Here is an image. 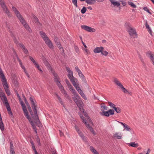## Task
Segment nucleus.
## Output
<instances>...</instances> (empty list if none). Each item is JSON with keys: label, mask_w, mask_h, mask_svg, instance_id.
Segmentation results:
<instances>
[{"label": "nucleus", "mask_w": 154, "mask_h": 154, "mask_svg": "<svg viewBox=\"0 0 154 154\" xmlns=\"http://www.w3.org/2000/svg\"><path fill=\"white\" fill-rule=\"evenodd\" d=\"M83 109L84 110V111H83V110H82V111H81L83 113H84V115L85 116V117L87 119H88L89 118V117L88 114L86 113V112H84V109L83 108Z\"/></svg>", "instance_id": "43"}, {"label": "nucleus", "mask_w": 154, "mask_h": 154, "mask_svg": "<svg viewBox=\"0 0 154 154\" xmlns=\"http://www.w3.org/2000/svg\"><path fill=\"white\" fill-rule=\"evenodd\" d=\"M19 45L23 50L25 48V46L22 43H19Z\"/></svg>", "instance_id": "53"}, {"label": "nucleus", "mask_w": 154, "mask_h": 154, "mask_svg": "<svg viewBox=\"0 0 154 154\" xmlns=\"http://www.w3.org/2000/svg\"><path fill=\"white\" fill-rule=\"evenodd\" d=\"M86 8L84 6L81 10V12L82 14H84L86 12Z\"/></svg>", "instance_id": "39"}, {"label": "nucleus", "mask_w": 154, "mask_h": 154, "mask_svg": "<svg viewBox=\"0 0 154 154\" xmlns=\"http://www.w3.org/2000/svg\"><path fill=\"white\" fill-rule=\"evenodd\" d=\"M102 111V112H100V114L103 116L107 117L109 116V113L108 111H105L103 109H101Z\"/></svg>", "instance_id": "24"}, {"label": "nucleus", "mask_w": 154, "mask_h": 154, "mask_svg": "<svg viewBox=\"0 0 154 154\" xmlns=\"http://www.w3.org/2000/svg\"><path fill=\"white\" fill-rule=\"evenodd\" d=\"M69 89L70 90V91H72V89H74L73 88V87H72V85L70 84V85H69V86H68Z\"/></svg>", "instance_id": "58"}, {"label": "nucleus", "mask_w": 154, "mask_h": 154, "mask_svg": "<svg viewBox=\"0 0 154 154\" xmlns=\"http://www.w3.org/2000/svg\"><path fill=\"white\" fill-rule=\"evenodd\" d=\"M29 99L30 101L31 106H37V103L36 102V101L34 99L33 97H30Z\"/></svg>", "instance_id": "15"}, {"label": "nucleus", "mask_w": 154, "mask_h": 154, "mask_svg": "<svg viewBox=\"0 0 154 154\" xmlns=\"http://www.w3.org/2000/svg\"><path fill=\"white\" fill-rule=\"evenodd\" d=\"M77 132H78V134H79V135L81 137L84 135V134L82 133V132L81 131H80V130L79 131H78Z\"/></svg>", "instance_id": "63"}, {"label": "nucleus", "mask_w": 154, "mask_h": 154, "mask_svg": "<svg viewBox=\"0 0 154 154\" xmlns=\"http://www.w3.org/2000/svg\"><path fill=\"white\" fill-rule=\"evenodd\" d=\"M12 9L16 14L17 16L18 15H20V13H19V11L17 10L16 8L14 7H13L12 8Z\"/></svg>", "instance_id": "30"}, {"label": "nucleus", "mask_w": 154, "mask_h": 154, "mask_svg": "<svg viewBox=\"0 0 154 154\" xmlns=\"http://www.w3.org/2000/svg\"><path fill=\"white\" fill-rule=\"evenodd\" d=\"M146 56L149 57L154 65V54H152L150 51H149L146 53Z\"/></svg>", "instance_id": "9"}, {"label": "nucleus", "mask_w": 154, "mask_h": 154, "mask_svg": "<svg viewBox=\"0 0 154 154\" xmlns=\"http://www.w3.org/2000/svg\"><path fill=\"white\" fill-rule=\"evenodd\" d=\"M128 146L134 147H137L139 146V145L137 143H136L135 142H133L129 143Z\"/></svg>", "instance_id": "26"}, {"label": "nucleus", "mask_w": 154, "mask_h": 154, "mask_svg": "<svg viewBox=\"0 0 154 154\" xmlns=\"http://www.w3.org/2000/svg\"><path fill=\"white\" fill-rule=\"evenodd\" d=\"M10 149H14V146L12 142L10 143Z\"/></svg>", "instance_id": "60"}, {"label": "nucleus", "mask_w": 154, "mask_h": 154, "mask_svg": "<svg viewBox=\"0 0 154 154\" xmlns=\"http://www.w3.org/2000/svg\"><path fill=\"white\" fill-rule=\"evenodd\" d=\"M43 63L45 64V65L48 66L49 67L50 66V65L49 64V63L48 62V61H47L46 59H45L43 60Z\"/></svg>", "instance_id": "36"}, {"label": "nucleus", "mask_w": 154, "mask_h": 154, "mask_svg": "<svg viewBox=\"0 0 154 154\" xmlns=\"http://www.w3.org/2000/svg\"><path fill=\"white\" fill-rule=\"evenodd\" d=\"M75 69L76 71L78 72V74L80 77L81 78L82 77H84V75L82 74L81 71L79 69L78 67L76 66L75 67Z\"/></svg>", "instance_id": "22"}, {"label": "nucleus", "mask_w": 154, "mask_h": 154, "mask_svg": "<svg viewBox=\"0 0 154 154\" xmlns=\"http://www.w3.org/2000/svg\"><path fill=\"white\" fill-rule=\"evenodd\" d=\"M0 97L1 100H3V97H4V101L3 102V103L6 104V102H8L7 98L5 96V94L3 92L0 93Z\"/></svg>", "instance_id": "14"}, {"label": "nucleus", "mask_w": 154, "mask_h": 154, "mask_svg": "<svg viewBox=\"0 0 154 154\" xmlns=\"http://www.w3.org/2000/svg\"><path fill=\"white\" fill-rule=\"evenodd\" d=\"M85 2L89 5L94 4L96 2V0H86Z\"/></svg>", "instance_id": "27"}, {"label": "nucleus", "mask_w": 154, "mask_h": 154, "mask_svg": "<svg viewBox=\"0 0 154 154\" xmlns=\"http://www.w3.org/2000/svg\"><path fill=\"white\" fill-rule=\"evenodd\" d=\"M139 57L141 60V61L143 63H144V60L142 58V56L141 55L139 54L138 55Z\"/></svg>", "instance_id": "52"}, {"label": "nucleus", "mask_w": 154, "mask_h": 154, "mask_svg": "<svg viewBox=\"0 0 154 154\" xmlns=\"http://www.w3.org/2000/svg\"><path fill=\"white\" fill-rule=\"evenodd\" d=\"M124 128L125 129L128 131H130L131 130L130 127L126 124L124 125Z\"/></svg>", "instance_id": "34"}, {"label": "nucleus", "mask_w": 154, "mask_h": 154, "mask_svg": "<svg viewBox=\"0 0 154 154\" xmlns=\"http://www.w3.org/2000/svg\"><path fill=\"white\" fill-rule=\"evenodd\" d=\"M33 16V18L34 21L35 23H38L39 24H41L39 22L38 19V18L34 14L32 15Z\"/></svg>", "instance_id": "31"}, {"label": "nucleus", "mask_w": 154, "mask_h": 154, "mask_svg": "<svg viewBox=\"0 0 154 154\" xmlns=\"http://www.w3.org/2000/svg\"><path fill=\"white\" fill-rule=\"evenodd\" d=\"M39 34L41 35V36L44 40L45 42V41L48 40L49 39L48 37L47 36L46 33L42 31H41L39 32Z\"/></svg>", "instance_id": "13"}, {"label": "nucleus", "mask_w": 154, "mask_h": 154, "mask_svg": "<svg viewBox=\"0 0 154 154\" xmlns=\"http://www.w3.org/2000/svg\"><path fill=\"white\" fill-rule=\"evenodd\" d=\"M57 86L59 87L60 91L62 93L64 94L66 92V91L64 89L63 87L61 84L60 85H59V86Z\"/></svg>", "instance_id": "29"}, {"label": "nucleus", "mask_w": 154, "mask_h": 154, "mask_svg": "<svg viewBox=\"0 0 154 154\" xmlns=\"http://www.w3.org/2000/svg\"><path fill=\"white\" fill-rule=\"evenodd\" d=\"M20 15H18V16H17V17L20 20V22L23 24V25L26 23V22L24 18L20 14Z\"/></svg>", "instance_id": "20"}, {"label": "nucleus", "mask_w": 154, "mask_h": 154, "mask_svg": "<svg viewBox=\"0 0 154 154\" xmlns=\"http://www.w3.org/2000/svg\"><path fill=\"white\" fill-rule=\"evenodd\" d=\"M64 94V96L68 99H69V95L67 94L66 92L63 94Z\"/></svg>", "instance_id": "55"}, {"label": "nucleus", "mask_w": 154, "mask_h": 154, "mask_svg": "<svg viewBox=\"0 0 154 154\" xmlns=\"http://www.w3.org/2000/svg\"><path fill=\"white\" fill-rule=\"evenodd\" d=\"M29 120H28L30 122L31 125L32 127L33 126L35 125L34 124V123L33 122V121L32 120L31 118L30 117V119H29Z\"/></svg>", "instance_id": "54"}, {"label": "nucleus", "mask_w": 154, "mask_h": 154, "mask_svg": "<svg viewBox=\"0 0 154 154\" xmlns=\"http://www.w3.org/2000/svg\"><path fill=\"white\" fill-rule=\"evenodd\" d=\"M14 41V43L16 45H19V42L17 40L16 37L15 36H14V38H13Z\"/></svg>", "instance_id": "46"}, {"label": "nucleus", "mask_w": 154, "mask_h": 154, "mask_svg": "<svg viewBox=\"0 0 154 154\" xmlns=\"http://www.w3.org/2000/svg\"><path fill=\"white\" fill-rule=\"evenodd\" d=\"M108 53L106 51H103V50L102 51V52H101V54L103 55H104L105 56H107Z\"/></svg>", "instance_id": "44"}, {"label": "nucleus", "mask_w": 154, "mask_h": 154, "mask_svg": "<svg viewBox=\"0 0 154 154\" xmlns=\"http://www.w3.org/2000/svg\"><path fill=\"white\" fill-rule=\"evenodd\" d=\"M104 49L102 47H97L94 50V52L95 53H98L102 52Z\"/></svg>", "instance_id": "16"}, {"label": "nucleus", "mask_w": 154, "mask_h": 154, "mask_svg": "<svg viewBox=\"0 0 154 154\" xmlns=\"http://www.w3.org/2000/svg\"><path fill=\"white\" fill-rule=\"evenodd\" d=\"M109 115H113L114 114V111L113 109H110L108 110Z\"/></svg>", "instance_id": "41"}, {"label": "nucleus", "mask_w": 154, "mask_h": 154, "mask_svg": "<svg viewBox=\"0 0 154 154\" xmlns=\"http://www.w3.org/2000/svg\"><path fill=\"white\" fill-rule=\"evenodd\" d=\"M116 112L117 113H120L121 112V109L120 108L118 107V108L117 109V110Z\"/></svg>", "instance_id": "57"}, {"label": "nucleus", "mask_w": 154, "mask_h": 154, "mask_svg": "<svg viewBox=\"0 0 154 154\" xmlns=\"http://www.w3.org/2000/svg\"><path fill=\"white\" fill-rule=\"evenodd\" d=\"M120 87L121 88L124 93L127 94L128 92V91L122 85Z\"/></svg>", "instance_id": "38"}, {"label": "nucleus", "mask_w": 154, "mask_h": 154, "mask_svg": "<svg viewBox=\"0 0 154 154\" xmlns=\"http://www.w3.org/2000/svg\"><path fill=\"white\" fill-rule=\"evenodd\" d=\"M23 25L24 26V27L26 29V30L28 29H29V27L28 25L27 24V23H26V22Z\"/></svg>", "instance_id": "50"}, {"label": "nucleus", "mask_w": 154, "mask_h": 154, "mask_svg": "<svg viewBox=\"0 0 154 154\" xmlns=\"http://www.w3.org/2000/svg\"><path fill=\"white\" fill-rule=\"evenodd\" d=\"M5 104L8 114L11 117H13V113L11 111L9 103L8 102H6V104Z\"/></svg>", "instance_id": "11"}, {"label": "nucleus", "mask_w": 154, "mask_h": 154, "mask_svg": "<svg viewBox=\"0 0 154 154\" xmlns=\"http://www.w3.org/2000/svg\"><path fill=\"white\" fill-rule=\"evenodd\" d=\"M114 82L118 86L120 87L122 85L121 83L117 80L116 78L114 79Z\"/></svg>", "instance_id": "32"}, {"label": "nucleus", "mask_w": 154, "mask_h": 154, "mask_svg": "<svg viewBox=\"0 0 154 154\" xmlns=\"http://www.w3.org/2000/svg\"><path fill=\"white\" fill-rule=\"evenodd\" d=\"M113 136L117 139H121L122 138V136H119L118 135V133H116L115 134H114Z\"/></svg>", "instance_id": "37"}, {"label": "nucleus", "mask_w": 154, "mask_h": 154, "mask_svg": "<svg viewBox=\"0 0 154 154\" xmlns=\"http://www.w3.org/2000/svg\"><path fill=\"white\" fill-rule=\"evenodd\" d=\"M20 103L22 106V109L23 110L24 112V116L26 117L27 119L29 120V119H30V117L28 111L23 101H21Z\"/></svg>", "instance_id": "5"}, {"label": "nucleus", "mask_w": 154, "mask_h": 154, "mask_svg": "<svg viewBox=\"0 0 154 154\" xmlns=\"http://www.w3.org/2000/svg\"><path fill=\"white\" fill-rule=\"evenodd\" d=\"M90 149L94 154H99L98 152L92 146L90 147Z\"/></svg>", "instance_id": "28"}, {"label": "nucleus", "mask_w": 154, "mask_h": 154, "mask_svg": "<svg viewBox=\"0 0 154 154\" xmlns=\"http://www.w3.org/2000/svg\"><path fill=\"white\" fill-rule=\"evenodd\" d=\"M45 44L51 49H54V46L51 41L49 39L48 40L45 41Z\"/></svg>", "instance_id": "12"}, {"label": "nucleus", "mask_w": 154, "mask_h": 154, "mask_svg": "<svg viewBox=\"0 0 154 154\" xmlns=\"http://www.w3.org/2000/svg\"><path fill=\"white\" fill-rule=\"evenodd\" d=\"M0 128L1 130L2 131L4 130L5 128L3 123V122L1 115L0 113Z\"/></svg>", "instance_id": "21"}, {"label": "nucleus", "mask_w": 154, "mask_h": 154, "mask_svg": "<svg viewBox=\"0 0 154 154\" xmlns=\"http://www.w3.org/2000/svg\"><path fill=\"white\" fill-rule=\"evenodd\" d=\"M10 151L11 154H15V152L14 149H10Z\"/></svg>", "instance_id": "64"}, {"label": "nucleus", "mask_w": 154, "mask_h": 154, "mask_svg": "<svg viewBox=\"0 0 154 154\" xmlns=\"http://www.w3.org/2000/svg\"><path fill=\"white\" fill-rule=\"evenodd\" d=\"M101 107L105 110H107V109L108 107L105 105H101Z\"/></svg>", "instance_id": "62"}, {"label": "nucleus", "mask_w": 154, "mask_h": 154, "mask_svg": "<svg viewBox=\"0 0 154 154\" xmlns=\"http://www.w3.org/2000/svg\"><path fill=\"white\" fill-rule=\"evenodd\" d=\"M57 47H58V48H59V49L60 51L62 50V53L64 54V50L63 47H62L61 44L58 45L57 46Z\"/></svg>", "instance_id": "40"}, {"label": "nucleus", "mask_w": 154, "mask_h": 154, "mask_svg": "<svg viewBox=\"0 0 154 154\" xmlns=\"http://www.w3.org/2000/svg\"><path fill=\"white\" fill-rule=\"evenodd\" d=\"M52 73L54 76V82L57 86H59V85H60L61 83L60 81H59V78L58 76L57 73H55L54 71L52 72Z\"/></svg>", "instance_id": "8"}, {"label": "nucleus", "mask_w": 154, "mask_h": 154, "mask_svg": "<svg viewBox=\"0 0 154 154\" xmlns=\"http://www.w3.org/2000/svg\"><path fill=\"white\" fill-rule=\"evenodd\" d=\"M84 50L85 51L86 55L89 54H90V52L86 48L85 49H84Z\"/></svg>", "instance_id": "61"}, {"label": "nucleus", "mask_w": 154, "mask_h": 154, "mask_svg": "<svg viewBox=\"0 0 154 154\" xmlns=\"http://www.w3.org/2000/svg\"><path fill=\"white\" fill-rule=\"evenodd\" d=\"M79 93L80 94V95L81 96L82 98H83L85 100H87V98L85 95L84 94V93H83V92L82 90L81 91H80L79 92Z\"/></svg>", "instance_id": "35"}, {"label": "nucleus", "mask_w": 154, "mask_h": 154, "mask_svg": "<svg viewBox=\"0 0 154 154\" xmlns=\"http://www.w3.org/2000/svg\"><path fill=\"white\" fill-rule=\"evenodd\" d=\"M80 117L83 120V122L85 124V122H86V120L85 118L83 116V115H80Z\"/></svg>", "instance_id": "48"}, {"label": "nucleus", "mask_w": 154, "mask_h": 154, "mask_svg": "<svg viewBox=\"0 0 154 154\" xmlns=\"http://www.w3.org/2000/svg\"><path fill=\"white\" fill-rule=\"evenodd\" d=\"M69 79L75 88L78 86L79 84H77L75 82V81H77V79L76 78L73 77Z\"/></svg>", "instance_id": "10"}, {"label": "nucleus", "mask_w": 154, "mask_h": 154, "mask_svg": "<svg viewBox=\"0 0 154 154\" xmlns=\"http://www.w3.org/2000/svg\"><path fill=\"white\" fill-rule=\"evenodd\" d=\"M24 101L25 103L26 104V106H27V109L30 113V114H32V109H31V108L30 106L29 103L27 101V100L25 99Z\"/></svg>", "instance_id": "18"}, {"label": "nucleus", "mask_w": 154, "mask_h": 154, "mask_svg": "<svg viewBox=\"0 0 154 154\" xmlns=\"http://www.w3.org/2000/svg\"><path fill=\"white\" fill-rule=\"evenodd\" d=\"M23 51L25 54H28L29 53L28 50L26 48L23 49Z\"/></svg>", "instance_id": "56"}, {"label": "nucleus", "mask_w": 154, "mask_h": 154, "mask_svg": "<svg viewBox=\"0 0 154 154\" xmlns=\"http://www.w3.org/2000/svg\"><path fill=\"white\" fill-rule=\"evenodd\" d=\"M0 76L1 78L5 77V75L1 68L0 67Z\"/></svg>", "instance_id": "42"}, {"label": "nucleus", "mask_w": 154, "mask_h": 154, "mask_svg": "<svg viewBox=\"0 0 154 154\" xmlns=\"http://www.w3.org/2000/svg\"><path fill=\"white\" fill-rule=\"evenodd\" d=\"M72 93L75 96V97H73L72 99L75 102L77 106L79 108L80 110L81 111L83 110V103L81 100L80 97L78 95L77 93L74 89H73L71 91Z\"/></svg>", "instance_id": "1"}, {"label": "nucleus", "mask_w": 154, "mask_h": 154, "mask_svg": "<svg viewBox=\"0 0 154 154\" xmlns=\"http://www.w3.org/2000/svg\"><path fill=\"white\" fill-rule=\"evenodd\" d=\"M109 1L114 6L118 7L120 5V4L119 2L116 1L114 0H109Z\"/></svg>", "instance_id": "23"}, {"label": "nucleus", "mask_w": 154, "mask_h": 154, "mask_svg": "<svg viewBox=\"0 0 154 154\" xmlns=\"http://www.w3.org/2000/svg\"><path fill=\"white\" fill-rule=\"evenodd\" d=\"M74 48L76 52L78 53L79 52V49L78 47L77 46L75 45L74 47Z\"/></svg>", "instance_id": "51"}, {"label": "nucleus", "mask_w": 154, "mask_h": 154, "mask_svg": "<svg viewBox=\"0 0 154 154\" xmlns=\"http://www.w3.org/2000/svg\"><path fill=\"white\" fill-rule=\"evenodd\" d=\"M125 26L127 31L131 37L135 38L137 37L136 30L131 27V25L129 23H125Z\"/></svg>", "instance_id": "3"}, {"label": "nucleus", "mask_w": 154, "mask_h": 154, "mask_svg": "<svg viewBox=\"0 0 154 154\" xmlns=\"http://www.w3.org/2000/svg\"><path fill=\"white\" fill-rule=\"evenodd\" d=\"M129 5H130L131 7H133L134 8H135L136 7V5H135V4H134L132 2H129Z\"/></svg>", "instance_id": "49"}, {"label": "nucleus", "mask_w": 154, "mask_h": 154, "mask_svg": "<svg viewBox=\"0 0 154 154\" xmlns=\"http://www.w3.org/2000/svg\"><path fill=\"white\" fill-rule=\"evenodd\" d=\"M1 80L7 94L9 96L11 94L10 91L9 90V86L7 84V80L5 77L1 78Z\"/></svg>", "instance_id": "4"}, {"label": "nucleus", "mask_w": 154, "mask_h": 154, "mask_svg": "<svg viewBox=\"0 0 154 154\" xmlns=\"http://www.w3.org/2000/svg\"><path fill=\"white\" fill-rule=\"evenodd\" d=\"M66 69L69 73V74L67 75L69 78V79H70L71 78L73 77L74 76L73 75V72L70 70V68L69 67H66Z\"/></svg>", "instance_id": "19"}, {"label": "nucleus", "mask_w": 154, "mask_h": 154, "mask_svg": "<svg viewBox=\"0 0 154 154\" xmlns=\"http://www.w3.org/2000/svg\"><path fill=\"white\" fill-rule=\"evenodd\" d=\"M72 3L76 7H78L77 0H72Z\"/></svg>", "instance_id": "45"}, {"label": "nucleus", "mask_w": 154, "mask_h": 154, "mask_svg": "<svg viewBox=\"0 0 154 154\" xmlns=\"http://www.w3.org/2000/svg\"><path fill=\"white\" fill-rule=\"evenodd\" d=\"M85 125L86 127L87 128L91 131V132L94 135H95L96 134L95 133V132L93 128L90 126L88 124V123H87V122H85Z\"/></svg>", "instance_id": "17"}, {"label": "nucleus", "mask_w": 154, "mask_h": 154, "mask_svg": "<svg viewBox=\"0 0 154 154\" xmlns=\"http://www.w3.org/2000/svg\"><path fill=\"white\" fill-rule=\"evenodd\" d=\"M55 95L56 96V97L57 98L58 100H59L60 102V103L63 105V102L62 101V99L57 94H55Z\"/></svg>", "instance_id": "33"}, {"label": "nucleus", "mask_w": 154, "mask_h": 154, "mask_svg": "<svg viewBox=\"0 0 154 154\" xmlns=\"http://www.w3.org/2000/svg\"><path fill=\"white\" fill-rule=\"evenodd\" d=\"M65 82L67 86H69L71 84L69 80L66 79H65Z\"/></svg>", "instance_id": "59"}, {"label": "nucleus", "mask_w": 154, "mask_h": 154, "mask_svg": "<svg viewBox=\"0 0 154 154\" xmlns=\"http://www.w3.org/2000/svg\"><path fill=\"white\" fill-rule=\"evenodd\" d=\"M143 9L145 11L147 12L150 14H152V13L148 9L147 7H144L143 8Z\"/></svg>", "instance_id": "47"}, {"label": "nucleus", "mask_w": 154, "mask_h": 154, "mask_svg": "<svg viewBox=\"0 0 154 154\" xmlns=\"http://www.w3.org/2000/svg\"><path fill=\"white\" fill-rule=\"evenodd\" d=\"M37 106H31L33 110V112L32 111V114L30 115L32 118L33 119L35 123L36 124V125L37 126L39 127L41 124L37 114V110L36 108Z\"/></svg>", "instance_id": "2"}, {"label": "nucleus", "mask_w": 154, "mask_h": 154, "mask_svg": "<svg viewBox=\"0 0 154 154\" xmlns=\"http://www.w3.org/2000/svg\"><path fill=\"white\" fill-rule=\"evenodd\" d=\"M29 59L33 63L35 66H37V67H38V64L35 61V60L31 56H29Z\"/></svg>", "instance_id": "25"}, {"label": "nucleus", "mask_w": 154, "mask_h": 154, "mask_svg": "<svg viewBox=\"0 0 154 154\" xmlns=\"http://www.w3.org/2000/svg\"><path fill=\"white\" fill-rule=\"evenodd\" d=\"M81 27L82 29L89 32H94L95 31V29L94 28L86 25H82Z\"/></svg>", "instance_id": "7"}, {"label": "nucleus", "mask_w": 154, "mask_h": 154, "mask_svg": "<svg viewBox=\"0 0 154 154\" xmlns=\"http://www.w3.org/2000/svg\"><path fill=\"white\" fill-rule=\"evenodd\" d=\"M0 5L3 9V11L5 12V13L7 14L8 17H11L10 12L7 8L6 5L4 2H2L0 3Z\"/></svg>", "instance_id": "6"}]
</instances>
